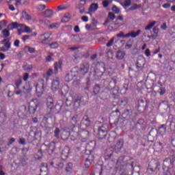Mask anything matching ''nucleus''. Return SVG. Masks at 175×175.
I'll return each instance as SVG.
<instances>
[{
    "label": "nucleus",
    "instance_id": "28",
    "mask_svg": "<svg viewBox=\"0 0 175 175\" xmlns=\"http://www.w3.org/2000/svg\"><path fill=\"white\" fill-rule=\"evenodd\" d=\"M93 161L94 160L92 159V156L89 155L88 157L85 161V167H86V169H88V167H90V166L92 165Z\"/></svg>",
    "mask_w": 175,
    "mask_h": 175
},
{
    "label": "nucleus",
    "instance_id": "22",
    "mask_svg": "<svg viewBox=\"0 0 175 175\" xmlns=\"http://www.w3.org/2000/svg\"><path fill=\"white\" fill-rule=\"evenodd\" d=\"M46 106L49 110H53V107H54V99L51 96H48L46 98Z\"/></svg>",
    "mask_w": 175,
    "mask_h": 175
},
{
    "label": "nucleus",
    "instance_id": "8",
    "mask_svg": "<svg viewBox=\"0 0 175 175\" xmlns=\"http://www.w3.org/2000/svg\"><path fill=\"white\" fill-rule=\"evenodd\" d=\"M77 76H79V68L75 67L70 72L66 73L64 78L65 81L69 83L74 79H76Z\"/></svg>",
    "mask_w": 175,
    "mask_h": 175
},
{
    "label": "nucleus",
    "instance_id": "6",
    "mask_svg": "<svg viewBox=\"0 0 175 175\" xmlns=\"http://www.w3.org/2000/svg\"><path fill=\"white\" fill-rule=\"evenodd\" d=\"M77 133H76V126H73L71 131H68L66 130H64L61 133V139L62 140H68L70 137V139L75 142L76 140V136Z\"/></svg>",
    "mask_w": 175,
    "mask_h": 175
},
{
    "label": "nucleus",
    "instance_id": "21",
    "mask_svg": "<svg viewBox=\"0 0 175 175\" xmlns=\"http://www.w3.org/2000/svg\"><path fill=\"white\" fill-rule=\"evenodd\" d=\"M58 70H62V61L55 62L54 63L55 75L58 73Z\"/></svg>",
    "mask_w": 175,
    "mask_h": 175
},
{
    "label": "nucleus",
    "instance_id": "58",
    "mask_svg": "<svg viewBox=\"0 0 175 175\" xmlns=\"http://www.w3.org/2000/svg\"><path fill=\"white\" fill-rule=\"evenodd\" d=\"M69 8V5H62L57 7L58 10H65Z\"/></svg>",
    "mask_w": 175,
    "mask_h": 175
},
{
    "label": "nucleus",
    "instance_id": "20",
    "mask_svg": "<svg viewBox=\"0 0 175 175\" xmlns=\"http://www.w3.org/2000/svg\"><path fill=\"white\" fill-rule=\"evenodd\" d=\"M48 172H49V168L47 167V163H42L40 175H47L49 174Z\"/></svg>",
    "mask_w": 175,
    "mask_h": 175
},
{
    "label": "nucleus",
    "instance_id": "17",
    "mask_svg": "<svg viewBox=\"0 0 175 175\" xmlns=\"http://www.w3.org/2000/svg\"><path fill=\"white\" fill-rule=\"evenodd\" d=\"M23 27H25V25L19 24L17 22H13L8 25V28L10 30L17 29V28H23Z\"/></svg>",
    "mask_w": 175,
    "mask_h": 175
},
{
    "label": "nucleus",
    "instance_id": "52",
    "mask_svg": "<svg viewBox=\"0 0 175 175\" xmlns=\"http://www.w3.org/2000/svg\"><path fill=\"white\" fill-rule=\"evenodd\" d=\"M113 57V51H111V49H109L107 51V57L108 58V59H112Z\"/></svg>",
    "mask_w": 175,
    "mask_h": 175
},
{
    "label": "nucleus",
    "instance_id": "63",
    "mask_svg": "<svg viewBox=\"0 0 175 175\" xmlns=\"http://www.w3.org/2000/svg\"><path fill=\"white\" fill-rule=\"evenodd\" d=\"M112 11L116 14H118V13H120V9H118V8H117V6L113 5L112 7Z\"/></svg>",
    "mask_w": 175,
    "mask_h": 175
},
{
    "label": "nucleus",
    "instance_id": "61",
    "mask_svg": "<svg viewBox=\"0 0 175 175\" xmlns=\"http://www.w3.org/2000/svg\"><path fill=\"white\" fill-rule=\"evenodd\" d=\"M37 9L40 12H42V11L44 10V9H46V5H43V4H40V5H38Z\"/></svg>",
    "mask_w": 175,
    "mask_h": 175
},
{
    "label": "nucleus",
    "instance_id": "10",
    "mask_svg": "<svg viewBox=\"0 0 175 175\" xmlns=\"http://www.w3.org/2000/svg\"><path fill=\"white\" fill-rule=\"evenodd\" d=\"M51 166H53L55 169L61 170V169H63L64 167V162H62V160H61L59 158H55L51 163Z\"/></svg>",
    "mask_w": 175,
    "mask_h": 175
},
{
    "label": "nucleus",
    "instance_id": "3",
    "mask_svg": "<svg viewBox=\"0 0 175 175\" xmlns=\"http://www.w3.org/2000/svg\"><path fill=\"white\" fill-rule=\"evenodd\" d=\"M83 103V96L75 94L71 96V99H66V104L67 106H72L74 110H77Z\"/></svg>",
    "mask_w": 175,
    "mask_h": 175
},
{
    "label": "nucleus",
    "instance_id": "53",
    "mask_svg": "<svg viewBox=\"0 0 175 175\" xmlns=\"http://www.w3.org/2000/svg\"><path fill=\"white\" fill-rule=\"evenodd\" d=\"M70 20V16L64 15L62 18V23H68Z\"/></svg>",
    "mask_w": 175,
    "mask_h": 175
},
{
    "label": "nucleus",
    "instance_id": "5",
    "mask_svg": "<svg viewBox=\"0 0 175 175\" xmlns=\"http://www.w3.org/2000/svg\"><path fill=\"white\" fill-rule=\"evenodd\" d=\"M159 167H161V163L157 160H152L148 164L146 173L148 175L154 174V173L159 172Z\"/></svg>",
    "mask_w": 175,
    "mask_h": 175
},
{
    "label": "nucleus",
    "instance_id": "9",
    "mask_svg": "<svg viewBox=\"0 0 175 175\" xmlns=\"http://www.w3.org/2000/svg\"><path fill=\"white\" fill-rule=\"evenodd\" d=\"M36 92L37 96L43 95L44 92V81H40L36 85Z\"/></svg>",
    "mask_w": 175,
    "mask_h": 175
},
{
    "label": "nucleus",
    "instance_id": "2",
    "mask_svg": "<svg viewBox=\"0 0 175 175\" xmlns=\"http://www.w3.org/2000/svg\"><path fill=\"white\" fill-rule=\"evenodd\" d=\"M105 72H106V66L103 62H98L92 64L90 73L94 77H102Z\"/></svg>",
    "mask_w": 175,
    "mask_h": 175
},
{
    "label": "nucleus",
    "instance_id": "54",
    "mask_svg": "<svg viewBox=\"0 0 175 175\" xmlns=\"http://www.w3.org/2000/svg\"><path fill=\"white\" fill-rule=\"evenodd\" d=\"M61 131L59 130V128H56L55 131H54V136L55 139H59V133Z\"/></svg>",
    "mask_w": 175,
    "mask_h": 175
},
{
    "label": "nucleus",
    "instance_id": "55",
    "mask_svg": "<svg viewBox=\"0 0 175 175\" xmlns=\"http://www.w3.org/2000/svg\"><path fill=\"white\" fill-rule=\"evenodd\" d=\"M21 84H23V80L21 79L16 80V81L15 83V85H16L17 90H18V88H20V87H21Z\"/></svg>",
    "mask_w": 175,
    "mask_h": 175
},
{
    "label": "nucleus",
    "instance_id": "44",
    "mask_svg": "<svg viewBox=\"0 0 175 175\" xmlns=\"http://www.w3.org/2000/svg\"><path fill=\"white\" fill-rule=\"evenodd\" d=\"M98 131H101L102 132H107V131H109V126L107 124H103L100 127H98Z\"/></svg>",
    "mask_w": 175,
    "mask_h": 175
},
{
    "label": "nucleus",
    "instance_id": "18",
    "mask_svg": "<svg viewBox=\"0 0 175 175\" xmlns=\"http://www.w3.org/2000/svg\"><path fill=\"white\" fill-rule=\"evenodd\" d=\"M87 3V0H79V3L78 4V9H79V12L81 14H83L85 10L84 9V6Z\"/></svg>",
    "mask_w": 175,
    "mask_h": 175
},
{
    "label": "nucleus",
    "instance_id": "24",
    "mask_svg": "<svg viewBox=\"0 0 175 175\" xmlns=\"http://www.w3.org/2000/svg\"><path fill=\"white\" fill-rule=\"evenodd\" d=\"M113 149L111 148H108L105 150V154H104V158L105 161H109L110 158H111L113 154Z\"/></svg>",
    "mask_w": 175,
    "mask_h": 175
},
{
    "label": "nucleus",
    "instance_id": "37",
    "mask_svg": "<svg viewBox=\"0 0 175 175\" xmlns=\"http://www.w3.org/2000/svg\"><path fill=\"white\" fill-rule=\"evenodd\" d=\"M22 68L23 70H25V72H29V70H32L33 66H32V64L28 65L27 64H25L23 65Z\"/></svg>",
    "mask_w": 175,
    "mask_h": 175
},
{
    "label": "nucleus",
    "instance_id": "16",
    "mask_svg": "<svg viewBox=\"0 0 175 175\" xmlns=\"http://www.w3.org/2000/svg\"><path fill=\"white\" fill-rule=\"evenodd\" d=\"M70 153V148L69 146H65L62 151V159H64V161L68 159Z\"/></svg>",
    "mask_w": 175,
    "mask_h": 175
},
{
    "label": "nucleus",
    "instance_id": "4",
    "mask_svg": "<svg viewBox=\"0 0 175 175\" xmlns=\"http://www.w3.org/2000/svg\"><path fill=\"white\" fill-rule=\"evenodd\" d=\"M75 133H77L76 135H75V137H76L75 140L79 141V144L81 145V142H85L87 139L88 138V135H90V132L88 131L85 130V128L81 127L77 128L76 127Z\"/></svg>",
    "mask_w": 175,
    "mask_h": 175
},
{
    "label": "nucleus",
    "instance_id": "35",
    "mask_svg": "<svg viewBox=\"0 0 175 175\" xmlns=\"http://www.w3.org/2000/svg\"><path fill=\"white\" fill-rule=\"evenodd\" d=\"M1 33L3 35V38H4V39H8V38H9V36H10V30L8 27V29H5L1 31Z\"/></svg>",
    "mask_w": 175,
    "mask_h": 175
},
{
    "label": "nucleus",
    "instance_id": "59",
    "mask_svg": "<svg viewBox=\"0 0 175 175\" xmlns=\"http://www.w3.org/2000/svg\"><path fill=\"white\" fill-rule=\"evenodd\" d=\"M58 27H59V24H58V23H52L49 26V28H50V29H53V28H58Z\"/></svg>",
    "mask_w": 175,
    "mask_h": 175
},
{
    "label": "nucleus",
    "instance_id": "13",
    "mask_svg": "<svg viewBox=\"0 0 175 175\" xmlns=\"http://www.w3.org/2000/svg\"><path fill=\"white\" fill-rule=\"evenodd\" d=\"M88 70H90V64L89 63H83L81 66V68L79 69V75H81L82 76H84V75H86V73H88Z\"/></svg>",
    "mask_w": 175,
    "mask_h": 175
},
{
    "label": "nucleus",
    "instance_id": "26",
    "mask_svg": "<svg viewBox=\"0 0 175 175\" xmlns=\"http://www.w3.org/2000/svg\"><path fill=\"white\" fill-rule=\"evenodd\" d=\"M122 146H124V139H120L116 142L115 145L116 151H120V150L122 148Z\"/></svg>",
    "mask_w": 175,
    "mask_h": 175
},
{
    "label": "nucleus",
    "instance_id": "34",
    "mask_svg": "<svg viewBox=\"0 0 175 175\" xmlns=\"http://www.w3.org/2000/svg\"><path fill=\"white\" fill-rule=\"evenodd\" d=\"M102 170L103 167L100 165H98L97 167H96L94 170V173L91 175H102Z\"/></svg>",
    "mask_w": 175,
    "mask_h": 175
},
{
    "label": "nucleus",
    "instance_id": "38",
    "mask_svg": "<svg viewBox=\"0 0 175 175\" xmlns=\"http://www.w3.org/2000/svg\"><path fill=\"white\" fill-rule=\"evenodd\" d=\"M157 93L159 94L161 96H163V95H165V94H166V88L160 86L159 90H157Z\"/></svg>",
    "mask_w": 175,
    "mask_h": 175
},
{
    "label": "nucleus",
    "instance_id": "50",
    "mask_svg": "<svg viewBox=\"0 0 175 175\" xmlns=\"http://www.w3.org/2000/svg\"><path fill=\"white\" fill-rule=\"evenodd\" d=\"M153 35H152V38L153 39H156L157 37L158 36V33H159V29L157 28V27H154L153 28Z\"/></svg>",
    "mask_w": 175,
    "mask_h": 175
},
{
    "label": "nucleus",
    "instance_id": "46",
    "mask_svg": "<svg viewBox=\"0 0 175 175\" xmlns=\"http://www.w3.org/2000/svg\"><path fill=\"white\" fill-rule=\"evenodd\" d=\"M7 25L8 21L4 19L0 21V31H2V29L6 27Z\"/></svg>",
    "mask_w": 175,
    "mask_h": 175
},
{
    "label": "nucleus",
    "instance_id": "39",
    "mask_svg": "<svg viewBox=\"0 0 175 175\" xmlns=\"http://www.w3.org/2000/svg\"><path fill=\"white\" fill-rule=\"evenodd\" d=\"M98 8L99 5H98V3H93L90 5V12H96Z\"/></svg>",
    "mask_w": 175,
    "mask_h": 175
},
{
    "label": "nucleus",
    "instance_id": "30",
    "mask_svg": "<svg viewBox=\"0 0 175 175\" xmlns=\"http://www.w3.org/2000/svg\"><path fill=\"white\" fill-rule=\"evenodd\" d=\"M2 43L4 44V47L9 50L10 49V46H12V42H10V38H5Z\"/></svg>",
    "mask_w": 175,
    "mask_h": 175
},
{
    "label": "nucleus",
    "instance_id": "1",
    "mask_svg": "<svg viewBox=\"0 0 175 175\" xmlns=\"http://www.w3.org/2000/svg\"><path fill=\"white\" fill-rule=\"evenodd\" d=\"M125 161V157H120L116 162L118 169L122 172L120 175H139L137 172H133V159Z\"/></svg>",
    "mask_w": 175,
    "mask_h": 175
},
{
    "label": "nucleus",
    "instance_id": "42",
    "mask_svg": "<svg viewBox=\"0 0 175 175\" xmlns=\"http://www.w3.org/2000/svg\"><path fill=\"white\" fill-rule=\"evenodd\" d=\"M98 139H105V137L107 136V132L106 131H98Z\"/></svg>",
    "mask_w": 175,
    "mask_h": 175
},
{
    "label": "nucleus",
    "instance_id": "60",
    "mask_svg": "<svg viewBox=\"0 0 175 175\" xmlns=\"http://www.w3.org/2000/svg\"><path fill=\"white\" fill-rule=\"evenodd\" d=\"M139 8H142V5L135 4L129 8V10H136V9H139Z\"/></svg>",
    "mask_w": 175,
    "mask_h": 175
},
{
    "label": "nucleus",
    "instance_id": "7",
    "mask_svg": "<svg viewBox=\"0 0 175 175\" xmlns=\"http://www.w3.org/2000/svg\"><path fill=\"white\" fill-rule=\"evenodd\" d=\"M40 107V102L39 101V100H38V98L32 99L29 103V107H28L29 113L30 114H35V113H36V110H38V109H39Z\"/></svg>",
    "mask_w": 175,
    "mask_h": 175
},
{
    "label": "nucleus",
    "instance_id": "56",
    "mask_svg": "<svg viewBox=\"0 0 175 175\" xmlns=\"http://www.w3.org/2000/svg\"><path fill=\"white\" fill-rule=\"evenodd\" d=\"M49 46L51 47V49H58V42H53L51 44H49Z\"/></svg>",
    "mask_w": 175,
    "mask_h": 175
},
{
    "label": "nucleus",
    "instance_id": "25",
    "mask_svg": "<svg viewBox=\"0 0 175 175\" xmlns=\"http://www.w3.org/2000/svg\"><path fill=\"white\" fill-rule=\"evenodd\" d=\"M42 16L46 18H50L54 16V12H53V10H46L43 12Z\"/></svg>",
    "mask_w": 175,
    "mask_h": 175
},
{
    "label": "nucleus",
    "instance_id": "51",
    "mask_svg": "<svg viewBox=\"0 0 175 175\" xmlns=\"http://www.w3.org/2000/svg\"><path fill=\"white\" fill-rule=\"evenodd\" d=\"M79 115H75L72 118H71V122L72 124H77L79 122Z\"/></svg>",
    "mask_w": 175,
    "mask_h": 175
},
{
    "label": "nucleus",
    "instance_id": "32",
    "mask_svg": "<svg viewBox=\"0 0 175 175\" xmlns=\"http://www.w3.org/2000/svg\"><path fill=\"white\" fill-rule=\"evenodd\" d=\"M22 18L27 20V21H31V20H32V16H31V15L28 14V12L27 11H23L22 12Z\"/></svg>",
    "mask_w": 175,
    "mask_h": 175
},
{
    "label": "nucleus",
    "instance_id": "27",
    "mask_svg": "<svg viewBox=\"0 0 175 175\" xmlns=\"http://www.w3.org/2000/svg\"><path fill=\"white\" fill-rule=\"evenodd\" d=\"M144 65H146V60H144V59H139L136 63L137 69H143V68H144Z\"/></svg>",
    "mask_w": 175,
    "mask_h": 175
},
{
    "label": "nucleus",
    "instance_id": "48",
    "mask_svg": "<svg viewBox=\"0 0 175 175\" xmlns=\"http://www.w3.org/2000/svg\"><path fill=\"white\" fill-rule=\"evenodd\" d=\"M100 91V86L99 85H96L93 88V92L94 95H96L98 94V92Z\"/></svg>",
    "mask_w": 175,
    "mask_h": 175
},
{
    "label": "nucleus",
    "instance_id": "36",
    "mask_svg": "<svg viewBox=\"0 0 175 175\" xmlns=\"http://www.w3.org/2000/svg\"><path fill=\"white\" fill-rule=\"evenodd\" d=\"M42 137V131L37 130L34 132L33 140H40Z\"/></svg>",
    "mask_w": 175,
    "mask_h": 175
},
{
    "label": "nucleus",
    "instance_id": "43",
    "mask_svg": "<svg viewBox=\"0 0 175 175\" xmlns=\"http://www.w3.org/2000/svg\"><path fill=\"white\" fill-rule=\"evenodd\" d=\"M157 24V21H152L150 23H149L146 27H145V31H148L150 29H152V28Z\"/></svg>",
    "mask_w": 175,
    "mask_h": 175
},
{
    "label": "nucleus",
    "instance_id": "47",
    "mask_svg": "<svg viewBox=\"0 0 175 175\" xmlns=\"http://www.w3.org/2000/svg\"><path fill=\"white\" fill-rule=\"evenodd\" d=\"M72 170H73V164L68 163L66 166V172H70Z\"/></svg>",
    "mask_w": 175,
    "mask_h": 175
},
{
    "label": "nucleus",
    "instance_id": "40",
    "mask_svg": "<svg viewBox=\"0 0 175 175\" xmlns=\"http://www.w3.org/2000/svg\"><path fill=\"white\" fill-rule=\"evenodd\" d=\"M145 84L147 90H151L154 87V82L152 81H146Z\"/></svg>",
    "mask_w": 175,
    "mask_h": 175
},
{
    "label": "nucleus",
    "instance_id": "29",
    "mask_svg": "<svg viewBox=\"0 0 175 175\" xmlns=\"http://www.w3.org/2000/svg\"><path fill=\"white\" fill-rule=\"evenodd\" d=\"M157 133L163 136L166 133V124H161L158 129Z\"/></svg>",
    "mask_w": 175,
    "mask_h": 175
},
{
    "label": "nucleus",
    "instance_id": "12",
    "mask_svg": "<svg viewBox=\"0 0 175 175\" xmlns=\"http://www.w3.org/2000/svg\"><path fill=\"white\" fill-rule=\"evenodd\" d=\"M51 36V33H45L44 34H42L40 36V40L41 41V43L42 44H49L51 42V39H50V37Z\"/></svg>",
    "mask_w": 175,
    "mask_h": 175
},
{
    "label": "nucleus",
    "instance_id": "45",
    "mask_svg": "<svg viewBox=\"0 0 175 175\" xmlns=\"http://www.w3.org/2000/svg\"><path fill=\"white\" fill-rule=\"evenodd\" d=\"M116 133H112L111 134H109V137H108V142H109V143H113V142H114V140H116Z\"/></svg>",
    "mask_w": 175,
    "mask_h": 175
},
{
    "label": "nucleus",
    "instance_id": "14",
    "mask_svg": "<svg viewBox=\"0 0 175 175\" xmlns=\"http://www.w3.org/2000/svg\"><path fill=\"white\" fill-rule=\"evenodd\" d=\"M174 161H175V154H173L171 158L167 157L165 159V160L163 161V167H167V166H173V163H174Z\"/></svg>",
    "mask_w": 175,
    "mask_h": 175
},
{
    "label": "nucleus",
    "instance_id": "64",
    "mask_svg": "<svg viewBox=\"0 0 175 175\" xmlns=\"http://www.w3.org/2000/svg\"><path fill=\"white\" fill-rule=\"evenodd\" d=\"M175 120V118H174V116H173V115H170L169 116H168V120H167V121L169 122H170V125H172V124H173V120Z\"/></svg>",
    "mask_w": 175,
    "mask_h": 175
},
{
    "label": "nucleus",
    "instance_id": "49",
    "mask_svg": "<svg viewBox=\"0 0 175 175\" xmlns=\"http://www.w3.org/2000/svg\"><path fill=\"white\" fill-rule=\"evenodd\" d=\"M108 96H109V94L107 92H101V94L100 95V98L103 100H105V99H107Z\"/></svg>",
    "mask_w": 175,
    "mask_h": 175
},
{
    "label": "nucleus",
    "instance_id": "15",
    "mask_svg": "<svg viewBox=\"0 0 175 175\" xmlns=\"http://www.w3.org/2000/svg\"><path fill=\"white\" fill-rule=\"evenodd\" d=\"M91 125V120H90V118L88 116H85L81 122V128H88Z\"/></svg>",
    "mask_w": 175,
    "mask_h": 175
},
{
    "label": "nucleus",
    "instance_id": "62",
    "mask_svg": "<svg viewBox=\"0 0 175 175\" xmlns=\"http://www.w3.org/2000/svg\"><path fill=\"white\" fill-rule=\"evenodd\" d=\"M31 39V36L29 35H25L22 37L23 42H27V40H29Z\"/></svg>",
    "mask_w": 175,
    "mask_h": 175
},
{
    "label": "nucleus",
    "instance_id": "31",
    "mask_svg": "<svg viewBox=\"0 0 175 175\" xmlns=\"http://www.w3.org/2000/svg\"><path fill=\"white\" fill-rule=\"evenodd\" d=\"M122 116H124L125 118H127V120H131V118H132V109L124 111Z\"/></svg>",
    "mask_w": 175,
    "mask_h": 175
},
{
    "label": "nucleus",
    "instance_id": "19",
    "mask_svg": "<svg viewBox=\"0 0 175 175\" xmlns=\"http://www.w3.org/2000/svg\"><path fill=\"white\" fill-rule=\"evenodd\" d=\"M51 88L53 91H57L59 88V79L55 78L52 81Z\"/></svg>",
    "mask_w": 175,
    "mask_h": 175
},
{
    "label": "nucleus",
    "instance_id": "57",
    "mask_svg": "<svg viewBox=\"0 0 175 175\" xmlns=\"http://www.w3.org/2000/svg\"><path fill=\"white\" fill-rule=\"evenodd\" d=\"M111 1V0H104L103 1V8H109V5H110Z\"/></svg>",
    "mask_w": 175,
    "mask_h": 175
},
{
    "label": "nucleus",
    "instance_id": "33",
    "mask_svg": "<svg viewBox=\"0 0 175 175\" xmlns=\"http://www.w3.org/2000/svg\"><path fill=\"white\" fill-rule=\"evenodd\" d=\"M124 57H125V52H124L122 51H118L116 52L117 59H119V60L124 59Z\"/></svg>",
    "mask_w": 175,
    "mask_h": 175
},
{
    "label": "nucleus",
    "instance_id": "23",
    "mask_svg": "<svg viewBox=\"0 0 175 175\" xmlns=\"http://www.w3.org/2000/svg\"><path fill=\"white\" fill-rule=\"evenodd\" d=\"M140 33H142L141 30H137V31H131L126 34V38H137V36H139Z\"/></svg>",
    "mask_w": 175,
    "mask_h": 175
},
{
    "label": "nucleus",
    "instance_id": "11",
    "mask_svg": "<svg viewBox=\"0 0 175 175\" xmlns=\"http://www.w3.org/2000/svg\"><path fill=\"white\" fill-rule=\"evenodd\" d=\"M44 145L46 146V151L50 155L55 151V142L52 141L51 143H49V142L46 141L44 142Z\"/></svg>",
    "mask_w": 175,
    "mask_h": 175
},
{
    "label": "nucleus",
    "instance_id": "41",
    "mask_svg": "<svg viewBox=\"0 0 175 175\" xmlns=\"http://www.w3.org/2000/svg\"><path fill=\"white\" fill-rule=\"evenodd\" d=\"M118 90L114 88L111 90V96L113 99L118 98Z\"/></svg>",
    "mask_w": 175,
    "mask_h": 175
}]
</instances>
